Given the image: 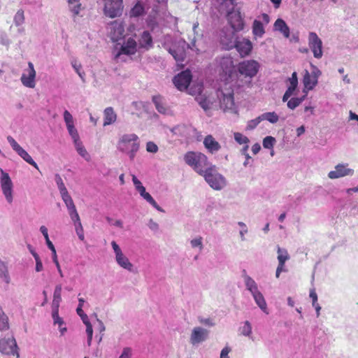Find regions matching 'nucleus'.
Returning <instances> with one entry per match:
<instances>
[{
    "label": "nucleus",
    "mask_w": 358,
    "mask_h": 358,
    "mask_svg": "<svg viewBox=\"0 0 358 358\" xmlns=\"http://www.w3.org/2000/svg\"><path fill=\"white\" fill-rule=\"evenodd\" d=\"M67 2L69 9L72 13L73 17H75L78 15L83 8L80 0H68Z\"/></svg>",
    "instance_id": "nucleus-32"
},
{
    "label": "nucleus",
    "mask_w": 358,
    "mask_h": 358,
    "mask_svg": "<svg viewBox=\"0 0 358 358\" xmlns=\"http://www.w3.org/2000/svg\"><path fill=\"white\" fill-rule=\"evenodd\" d=\"M234 140L236 141V142L240 145H244L246 143H249V142H250L249 138L247 136L242 134L241 133L235 132L234 134Z\"/></svg>",
    "instance_id": "nucleus-50"
},
{
    "label": "nucleus",
    "mask_w": 358,
    "mask_h": 358,
    "mask_svg": "<svg viewBox=\"0 0 358 358\" xmlns=\"http://www.w3.org/2000/svg\"><path fill=\"white\" fill-rule=\"evenodd\" d=\"M64 120L66 123L68 132L73 141L76 151L85 160L90 161V156L80 140L78 130L74 125L73 117L67 110H65L64 112Z\"/></svg>",
    "instance_id": "nucleus-1"
},
{
    "label": "nucleus",
    "mask_w": 358,
    "mask_h": 358,
    "mask_svg": "<svg viewBox=\"0 0 358 358\" xmlns=\"http://www.w3.org/2000/svg\"><path fill=\"white\" fill-rule=\"evenodd\" d=\"M252 33L256 37H262L264 34V27L263 23L257 20H255L252 24Z\"/></svg>",
    "instance_id": "nucleus-35"
},
{
    "label": "nucleus",
    "mask_w": 358,
    "mask_h": 358,
    "mask_svg": "<svg viewBox=\"0 0 358 358\" xmlns=\"http://www.w3.org/2000/svg\"><path fill=\"white\" fill-rule=\"evenodd\" d=\"M234 48H236L240 55L243 57L249 55L251 52L252 50V43L248 38L238 37Z\"/></svg>",
    "instance_id": "nucleus-18"
},
{
    "label": "nucleus",
    "mask_w": 358,
    "mask_h": 358,
    "mask_svg": "<svg viewBox=\"0 0 358 358\" xmlns=\"http://www.w3.org/2000/svg\"><path fill=\"white\" fill-rule=\"evenodd\" d=\"M253 299L256 303V304L259 306V308L265 313L268 314L267 304L265 301V299L260 291H258L252 294Z\"/></svg>",
    "instance_id": "nucleus-28"
},
{
    "label": "nucleus",
    "mask_w": 358,
    "mask_h": 358,
    "mask_svg": "<svg viewBox=\"0 0 358 358\" xmlns=\"http://www.w3.org/2000/svg\"><path fill=\"white\" fill-rule=\"evenodd\" d=\"M68 213L73 222H76L80 220V216L76 207L71 210H69Z\"/></svg>",
    "instance_id": "nucleus-56"
},
{
    "label": "nucleus",
    "mask_w": 358,
    "mask_h": 358,
    "mask_svg": "<svg viewBox=\"0 0 358 358\" xmlns=\"http://www.w3.org/2000/svg\"><path fill=\"white\" fill-rule=\"evenodd\" d=\"M287 83H288L287 90H289V92L296 94V91L298 87V76L296 72H293L292 76L287 80Z\"/></svg>",
    "instance_id": "nucleus-34"
},
{
    "label": "nucleus",
    "mask_w": 358,
    "mask_h": 358,
    "mask_svg": "<svg viewBox=\"0 0 358 358\" xmlns=\"http://www.w3.org/2000/svg\"><path fill=\"white\" fill-rule=\"evenodd\" d=\"M132 355V350L130 348H123L122 352L119 358H131Z\"/></svg>",
    "instance_id": "nucleus-62"
},
{
    "label": "nucleus",
    "mask_w": 358,
    "mask_h": 358,
    "mask_svg": "<svg viewBox=\"0 0 358 358\" xmlns=\"http://www.w3.org/2000/svg\"><path fill=\"white\" fill-rule=\"evenodd\" d=\"M148 226L152 231H157L159 229V224L152 219L149 220Z\"/></svg>",
    "instance_id": "nucleus-64"
},
{
    "label": "nucleus",
    "mask_w": 358,
    "mask_h": 358,
    "mask_svg": "<svg viewBox=\"0 0 358 358\" xmlns=\"http://www.w3.org/2000/svg\"><path fill=\"white\" fill-rule=\"evenodd\" d=\"M275 138L273 136H266L263 140V146L264 148L267 149H271L273 148L275 143Z\"/></svg>",
    "instance_id": "nucleus-52"
},
{
    "label": "nucleus",
    "mask_w": 358,
    "mask_h": 358,
    "mask_svg": "<svg viewBox=\"0 0 358 358\" xmlns=\"http://www.w3.org/2000/svg\"><path fill=\"white\" fill-rule=\"evenodd\" d=\"M7 141L10 143L13 150L17 153L22 150V147L17 143V141L10 136H7Z\"/></svg>",
    "instance_id": "nucleus-53"
},
{
    "label": "nucleus",
    "mask_w": 358,
    "mask_h": 358,
    "mask_svg": "<svg viewBox=\"0 0 358 358\" xmlns=\"http://www.w3.org/2000/svg\"><path fill=\"white\" fill-rule=\"evenodd\" d=\"M152 101L159 113L163 115H168L169 113L170 110L165 106L163 98L161 96H153Z\"/></svg>",
    "instance_id": "nucleus-26"
},
{
    "label": "nucleus",
    "mask_w": 358,
    "mask_h": 358,
    "mask_svg": "<svg viewBox=\"0 0 358 358\" xmlns=\"http://www.w3.org/2000/svg\"><path fill=\"white\" fill-rule=\"evenodd\" d=\"M308 46L312 50L315 58L320 59L322 57V41L316 33L313 31L309 33Z\"/></svg>",
    "instance_id": "nucleus-13"
},
{
    "label": "nucleus",
    "mask_w": 358,
    "mask_h": 358,
    "mask_svg": "<svg viewBox=\"0 0 358 358\" xmlns=\"http://www.w3.org/2000/svg\"><path fill=\"white\" fill-rule=\"evenodd\" d=\"M238 225L241 227V230L239 231L241 239L242 241H244L245 240V235L248 232V227L243 222H238Z\"/></svg>",
    "instance_id": "nucleus-54"
},
{
    "label": "nucleus",
    "mask_w": 358,
    "mask_h": 358,
    "mask_svg": "<svg viewBox=\"0 0 358 358\" xmlns=\"http://www.w3.org/2000/svg\"><path fill=\"white\" fill-rule=\"evenodd\" d=\"M201 176L213 189L220 190L227 185L225 178L217 171L215 166L211 165Z\"/></svg>",
    "instance_id": "nucleus-4"
},
{
    "label": "nucleus",
    "mask_w": 358,
    "mask_h": 358,
    "mask_svg": "<svg viewBox=\"0 0 358 358\" xmlns=\"http://www.w3.org/2000/svg\"><path fill=\"white\" fill-rule=\"evenodd\" d=\"M355 171L348 167V164H337L334 171H331L328 173L330 179H337L345 176H351L354 174Z\"/></svg>",
    "instance_id": "nucleus-17"
},
{
    "label": "nucleus",
    "mask_w": 358,
    "mask_h": 358,
    "mask_svg": "<svg viewBox=\"0 0 358 358\" xmlns=\"http://www.w3.org/2000/svg\"><path fill=\"white\" fill-rule=\"evenodd\" d=\"M25 22L24 12L22 9H19L13 17V23L16 27H20Z\"/></svg>",
    "instance_id": "nucleus-36"
},
{
    "label": "nucleus",
    "mask_w": 358,
    "mask_h": 358,
    "mask_svg": "<svg viewBox=\"0 0 358 358\" xmlns=\"http://www.w3.org/2000/svg\"><path fill=\"white\" fill-rule=\"evenodd\" d=\"M17 155L21 157L26 162L33 166L35 169L38 170V166L37 164L33 160L31 157L28 154V152L22 148V150L17 152Z\"/></svg>",
    "instance_id": "nucleus-38"
},
{
    "label": "nucleus",
    "mask_w": 358,
    "mask_h": 358,
    "mask_svg": "<svg viewBox=\"0 0 358 358\" xmlns=\"http://www.w3.org/2000/svg\"><path fill=\"white\" fill-rule=\"evenodd\" d=\"M227 19L230 24L229 27L233 28L236 31L243 29L244 22L238 10H234L233 7L231 10L227 12Z\"/></svg>",
    "instance_id": "nucleus-15"
},
{
    "label": "nucleus",
    "mask_w": 358,
    "mask_h": 358,
    "mask_svg": "<svg viewBox=\"0 0 358 358\" xmlns=\"http://www.w3.org/2000/svg\"><path fill=\"white\" fill-rule=\"evenodd\" d=\"M40 231L43 235V236H44V238L45 239V242H46L48 248L52 252V258H54L55 257H57L55 248L54 245L52 244V243L50 241V240L49 238L47 227H45V226H41L40 227Z\"/></svg>",
    "instance_id": "nucleus-33"
},
{
    "label": "nucleus",
    "mask_w": 358,
    "mask_h": 358,
    "mask_svg": "<svg viewBox=\"0 0 358 358\" xmlns=\"http://www.w3.org/2000/svg\"><path fill=\"white\" fill-rule=\"evenodd\" d=\"M108 36L113 41H118L123 38L124 36V28L121 21L115 20L109 23L107 26Z\"/></svg>",
    "instance_id": "nucleus-10"
},
{
    "label": "nucleus",
    "mask_w": 358,
    "mask_h": 358,
    "mask_svg": "<svg viewBox=\"0 0 358 358\" xmlns=\"http://www.w3.org/2000/svg\"><path fill=\"white\" fill-rule=\"evenodd\" d=\"M85 303V300L83 298L78 299V306L76 308L77 314L80 317L83 321L88 320V316L83 312V306Z\"/></svg>",
    "instance_id": "nucleus-45"
},
{
    "label": "nucleus",
    "mask_w": 358,
    "mask_h": 358,
    "mask_svg": "<svg viewBox=\"0 0 358 358\" xmlns=\"http://www.w3.org/2000/svg\"><path fill=\"white\" fill-rule=\"evenodd\" d=\"M311 71L310 72V76L318 80L320 76L322 75V71L315 65L310 64Z\"/></svg>",
    "instance_id": "nucleus-59"
},
{
    "label": "nucleus",
    "mask_w": 358,
    "mask_h": 358,
    "mask_svg": "<svg viewBox=\"0 0 358 358\" xmlns=\"http://www.w3.org/2000/svg\"><path fill=\"white\" fill-rule=\"evenodd\" d=\"M9 329L8 318L0 308V331H6Z\"/></svg>",
    "instance_id": "nucleus-42"
},
{
    "label": "nucleus",
    "mask_w": 358,
    "mask_h": 358,
    "mask_svg": "<svg viewBox=\"0 0 358 358\" xmlns=\"http://www.w3.org/2000/svg\"><path fill=\"white\" fill-rule=\"evenodd\" d=\"M236 31L229 27H224L220 33V42L223 48L231 50L236 45V41L238 36L236 34Z\"/></svg>",
    "instance_id": "nucleus-6"
},
{
    "label": "nucleus",
    "mask_w": 358,
    "mask_h": 358,
    "mask_svg": "<svg viewBox=\"0 0 358 358\" xmlns=\"http://www.w3.org/2000/svg\"><path fill=\"white\" fill-rule=\"evenodd\" d=\"M278 263L285 264V262L289 259L287 250L278 246Z\"/></svg>",
    "instance_id": "nucleus-40"
},
{
    "label": "nucleus",
    "mask_w": 358,
    "mask_h": 358,
    "mask_svg": "<svg viewBox=\"0 0 358 358\" xmlns=\"http://www.w3.org/2000/svg\"><path fill=\"white\" fill-rule=\"evenodd\" d=\"M317 83L318 80L312 77L308 70H305L303 77V84L304 85L303 92H306V90L309 91L313 90Z\"/></svg>",
    "instance_id": "nucleus-24"
},
{
    "label": "nucleus",
    "mask_w": 358,
    "mask_h": 358,
    "mask_svg": "<svg viewBox=\"0 0 358 358\" xmlns=\"http://www.w3.org/2000/svg\"><path fill=\"white\" fill-rule=\"evenodd\" d=\"M274 29L282 33L285 38H288L289 36V28L287 25L286 22L280 18L278 19L275 22Z\"/></svg>",
    "instance_id": "nucleus-29"
},
{
    "label": "nucleus",
    "mask_w": 358,
    "mask_h": 358,
    "mask_svg": "<svg viewBox=\"0 0 358 358\" xmlns=\"http://www.w3.org/2000/svg\"><path fill=\"white\" fill-rule=\"evenodd\" d=\"M18 348L12 334H7L0 339V352L5 355H16L19 357Z\"/></svg>",
    "instance_id": "nucleus-8"
},
{
    "label": "nucleus",
    "mask_w": 358,
    "mask_h": 358,
    "mask_svg": "<svg viewBox=\"0 0 358 358\" xmlns=\"http://www.w3.org/2000/svg\"><path fill=\"white\" fill-rule=\"evenodd\" d=\"M139 44L141 47L149 49L152 47V38L148 31H144L139 40Z\"/></svg>",
    "instance_id": "nucleus-31"
},
{
    "label": "nucleus",
    "mask_w": 358,
    "mask_h": 358,
    "mask_svg": "<svg viewBox=\"0 0 358 358\" xmlns=\"http://www.w3.org/2000/svg\"><path fill=\"white\" fill-rule=\"evenodd\" d=\"M203 145L208 151L212 154L218 152L221 148L220 144L211 135L205 137Z\"/></svg>",
    "instance_id": "nucleus-22"
},
{
    "label": "nucleus",
    "mask_w": 358,
    "mask_h": 358,
    "mask_svg": "<svg viewBox=\"0 0 358 358\" xmlns=\"http://www.w3.org/2000/svg\"><path fill=\"white\" fill-rule=\"evenodd\" d=\"M83 322L86 326V333H87V337H92L93 329H92V326L90 322L89 321V319L87 320V321L85 320Z\"/></svg>",
    "instance_id": "nucleus-61"
},
{
    "label": "nucleus",
    "mask_w": 358,
    "mask_h": 358,
    "mask_svg": "<svg viewBox=\"0 0 358 358\" xmlns=\"http://www.w3.org/2000/svg\"><path fill=\"white\" fill-rule=\"evenodd\" d=\"M142 197L158 211H164L148 192H146L144 195H143Z\"/></svg>",
    "instance_id": "nucleus-47"
},
{
    "label": "nucleus",
    "mask_w": 358,
    "mask_h": 358,
    "mask_svg": "<svg viewBox=\"0 0 358 358\" xmlns=\"http://www.w3.org/2000/svg\"><path fill=\"white\" fill-rule=\"evenodd\" d=\"M0 186L2 193L8 203L10 204L13 201V183L8 173L3 169H0Z\"/></svg>",
    "instance_id": "nucleus-7"
},
{
    "label": "nucleus",
    "mask_w": 358,
    "mask_h": 358,
    "mask_svg": "<svg viewBox=\"0 0 358 358\" xmlns=\"http://www.w3.org/2000/svg\"><path fill=\"white\" fill-rule=\"evenodd\" d=\"M241 334L250 337L252 334V325L249 321H245L243 327L239 328Z\"/></svg>",
    "instance_id": "nucleus-46"
},
{
    "label": "nucleus",
    "mask_w": 358,
    "mask_h": 358,
    "mask_svg": "<svg viewBox=\"0 0 358 358\" xmlns=\"http://www.w3.org/2000/svg\"><path fill=\"white\" fill-rule=\"evenodd\" d=\"M208 336V331L197 327H194L192 329L191 336H190V343L192 345L199 344L204 341H206Z\"/></svg>",
    "instance_id": "nucleus-19"
},
{
    "label": "nucleus",
    "mask_w": 358,
    "mask_h": 358,
    "mask_svg": "<svg viewBox=\"0 0 358 358\" xmlns=\"http://www.w3.org/2000/svg\"><path fill=\"white\" fill-rule=\"evenodd\" d=\"M187 48L188 44L185 41H181L169 48L168 51L175 60L180 63L185 61L186 57V48Z\"/></svg>",
    "instance_id": "nucleus-12"
},
{
    "label": "nucleus",
    "mask_w": 358,
    "mask_h": 358,
    "mask_svg": "<svg viewBox=\"0 0 358 358\" xmlns=\"http://www.w3.org/2000/svg\"><path fill=\"white\" fill-rule=\"evenodd\" d=\"M52 317L55 325L58 324L59 327L64 324V322L59 315V310H52Z\"/></svg>",
    "instance_id": "nucleus-51"
},
{
    "label": "nucleus",
    "mask_w": 358,
    "mask_h": 358,
    "mask_svg": "<svg viewBox=\"0 0 358 358\" xmlns=\"http://www.w3.org/2000/svg\"><path fill=\"white\" fill-rule=\"evenodd\" d=\"M219 66L225 73H230L234 68L233 59L230 56H224L216 59Z\"/></svg>",
    "instance_id": "nucleus-23"
},
{
    "label": "nucleus",
    "mask_w": 358,
    "mask_h": 358,
    "mask_svg": "<svg viewBox=\"0 0 358 358\" xmlns=\"http://www.w3.org/2000/svg\"><path fill=\"white\" fill-rule=\"evenodd\" d=\"M111 246L115 253V257L117 264L124 269H126L129 271H132L134 267L133 264L130 262L129 259L124 255L117 243L115 241H113L111 242Z\"/></svg>",
    "instance_id": "nucleus-11"
},
{
    "label": "nucleus",
    "mask_w": 358,
    "mask_h": 358,
    "mask_svg": "<svg viewBox=\"0 0 358 358\" xmlns=\"http://www.w3.org/2000/svg\"><path fill=\"white\" fill-rule=\"evenodd\" d=\"M62 200L66 206L67 210H71L76 207L71 196L64 199H62Z\"/></svg>",
    "instance_id": "nucleus-63"
},
{
    "label": "nucleus",
    "mask_w": 358,
    "mask_h": 358,
    "mask_svg": "<svg viewBox=\"0 0 358 358\" xmlns=\"http://www.w3.org/2000/svg\"><path fill=\"white\" fill-rule=\"evenodd\" d=\"M243 278L246 289L251 294L259 291L257 282L246 273L245 270L243 271Z\"/></svg>",
    "instance_id": "nucleus-25"
},
{
    "label": "nucleus",
    "mask_w": 358,
    "mask_h": 358,
    "mask_svg": "<svg viewBox=\"0 0 358 358\" xmlns=\"http://www.w3.org/2000/svg\"><path fill=\"white\" fill-rule=\"evenodd\" d=\"M137 43L136 41L131 38H128L126 43H124L121 47L120 51L115 55V58L118 59L121 55H134L136 52Z\"/></svg>",
    "instance_id": "nucleus-20"
},
{
    "label": "nucleus",
    "mask_w": 358,
    "mask_h": 358,
    "mask_svg": "<svg viewBox=\"0 0 358 358\" xmlns=\"http://www.w3.org/2000/svg\"><path fill=\"white\" fill-rule=\"evenodd\" d=\"M199 321L201 324L208 326V327H213L215 325V322L213 320L208 317V318H203V317H199Z\"/></svg>",
    "instance_id": "nucleus-60"
},
{
    "label": "nucleus",
    "mask_w": 358,
    "mask_h": 358,
    "mask_svg": "<svg viewBox=\"0 0 358 358\" xmlns=\"http://www.w3.org/2000/svg\"><path fill=\"white\" fill-rule=\"evenodd\" d=\"M158 146L152 141H148L146 143V150L150 153H157L158 152Z\"/></svg>",
    "instance_id": "nucleus-58"
},
{
    "label": "nucleus",
    "mask_w": 358,
    "mask_h": 358,
    "mask_svg": "<svg viewBox=\"0 0 358 358\" xmlns=\"http://www.w3.org/2000/svg\"><path fill=\"white\" fill-rule=\"evenodd\" d=\"M261 116H258L257 118L250 120L248 122L246 129L248 130L254 129L261 122H262Z\"/></svg>",
    "instance_id": "nucleus-55"
},
{
    "label": "nucleus",
    "mask_w": 358,
    "mask_h": 358,
    "mask_svg": "<svg viewBox=\"0 0 358 358\" xmlns=\"http://www.w3.org/2000/svg\"><path fill=\"white\" fill-rule=\"evenodd\" d=\"M36 73L34 64L29 62H28V68L24 70L20 80L24 86L34 88L36 85Z\"/></svg>",
    "instance_id": "nucleus-14"
},
{
    "label": "nucleus",
    "mask_w": 358,
    "mask_h": 358,
    "mask_svg": "<svg viewBox=\"0 0 358 358\" xmlns=\"http://www.w3.org/2000/svg\"><path fill=\"white\" fill-rule=\"evenodd\" d=\"M68 213L73 222H76L80 220V216L76 207L71 210H69Z\"/></svg>",
    "instance_id": "nucleus-57"
},
{
    "label": "nucleus",
    "mask_w": 358,
    "mask_h": 358,
    "mask_svg": "<svg viewBox=\"0 0 358 358\" xmlns=\"http://www.w3.org/2000/svg\"><path fill=\"white\" fill-rule=\"evenodd\" d=\"M259 67L260 65L258 62L254 59H250L240 62L238 70L241 75L252 78L257 75Z\"/></svg>",
    "instance_id": "nucleus-9"
},
{
    "label": "nucleus",
    "mask_w": 358,
    "mask_h": 358,
    "mask_svg": "<svg viewBox=\"0 0 358 358\" xmlns=\"http://www.w3.org/2000/svg\"><path fill=\"white\" fill-rule=\"evenodd\" d=\"M73 223L75 227V230H76V234L78 235L79 239L80 241H83L85 239V234H84V230H83V227L80 220L76 222H73Z\"/></svg>",
    "instance_id": "nucleus-49"
},
{
    "label": "nucleus",
    "mask_w": 358,
    "mask_h": 358,
    "mask_svg": "<svg viewBox=\"0 0 358 358\" xmlns=\"http://www.w3.org/2000/svg\"><path fill=\"white\" fill-rule=\"evenodd\" d=\"M0 278L7 284L10 282V276L6 264L0 260Z\"/></svg>",
    "instance_id": "nucleus-37"
},
{
    "label": "nucleus",
    "mask_w": 358,
    "mask_h": 358,
    "mask_svg": "<svg viewBox=\"0 0 358 358\" xmlns=\"http://www.w3.org/2000/svg\"><path fill=\"white\" fill-rule=\"evenodd\" d=\"M306 94L301 97H294L292 98L287 101V107L292 110L295 109L297 106H299L305 99Z\"/></svg>",
    "instance_id": "nucleus-41"
},
{
    "label": "nucleus",
    "mask_w": 358,
    "mask_h": 358,
    "mask_svg": "<svg viewBox=\"0 0 358 358\" xmlns=\"http://www.w3.org/2000/svg\"><path fill=\"white\" fill-rule=\"evenodd\" d=\"M144 13V8L143 6L140 3H137L131 10L130 11V15L131 17H139L142 15Z\"/></svg>",
    "instance_id": "nucleus-44"
},
{
    "label": "nucleus",
    "mask_w": 358,
    "mask_h": 358,
    "mask_svg": "<svg viewBox=\"0 0 358 358\" xmlns=\"http://www.w3.org/2000/svg\"><path fill=\"white\" fill-rule=\"evenodd\" d=\"M140 148L138 136L135 134H125L122 135L117 141V149L121 152L127 154L131 160H133Z\"/></svg>",
    "instance_id": "nucleus-2"
},
{
    "label": "nucleus",
    "mask_w": 358,
    "mask_h": 358,
    "mask_svg": "<svg viewBox=\"0 0 358 358\" xmlns=\"http://www.w3.org/2000/svg\"><path fill=\"white\" fill-rule=\"evenodd\" d=\"M197 103L199 106L204 110V111L208 112L211 109H215L218 108V105L216 101L212 100L210 97H207L205 95H199L196 96L195 98Z\"/></svg>",
    "instance_id": "nucleus-21"
},
{
    "label": "nucleus",
    "mask_w": 358,
    "mask_h": 358,
    "mask_svg": "<svg viewBox=\"0 0 358 358\" xmlns=\"http://www.w3.org/2000/svg\"><path fill=\"white\" fill-rule=\"evenodd\" d=\"M219 100L218 107L224 111L231 110L234 108V92L230 87L218 90L216 92Z\"/></svg>",
    "instance_id": "nucleus-5"
},
{
    "label": "nucleus",
    "mask_w": 358,
    "mask_h": 358,
    "mask_svg": "<svg viewBox=\"0 0 358 358\" xmlns=\"http://www.w3.org/2000/svg\"><path fill=\"white\" fill-rule=\"evenodd\" d=\"M190 245L192 248H199V251H201L203 248V238L201 236H197L190 241Z\"/></svg>",
    "instance_id": "nucleus-48"
},
{
    "label": "nucleus",
    "mask_w": 358,
    "mask_h": 358,
    "mask_svg": "<svg viewBox=\"0 0 358 358\" xmlns=\"http://www.w3.org/2000/svg\"><path fill=\"white\" fill-rule=\"evenodd\" d=\"M188 93L192 95H196L197 96L202 95L201 93L203 90V84L199 83L196 84L192 85L189 88L187 87Z\"/></svg>",
    "instance_id": "nucleus-43"
},
{
    "label": "nucleus",
    "mask_w": 358,
    "mask_h": 358,
    "mask_svg": "<svg viewBox=\"0 0 358 358\" xmlns=\"http://www.w3.org/2000/svg\"><path fill=\"white\" fill-rule=\"evenodd\" d=\"M104 121L103 125L104 127L114 123L117 119V115L112 107L106 108L103 111Z\"/></svg>",
    "instance_id": "nucleus-27"
},
{
    "label": "nucleus",
    "mask_w": 358,
    "mask_h": 358,
    "mask_svg": "<svg viewBox=\"0 0 358 358\" xmlns=\"http://www.w3.org/2000/svg\"><path fill=\"white\" fill-rule=\"evenodd\" d=\"M62 289L61 285H57L55 288L52 310H59V304L62 301Z\"/></svg>",
    "instance_id": "nucleus-30"
},
{
    "label": "nucleus",
    "mask_w": 358,
    "mask_h": 358,
    "mask_svg": "<svg viewBox=\"0 0 358 358\" xmlns=\"http://www.w3.org/2000/svg\"><path fill=\"white\" fill-rule=\"evenodd\" d=\"M262 120H267L270 123L275 124L279 120V116L275 112H267L262 114Z\"/></svg>",
    "instance_id": "nucleus-39"
},
{
    "label": "nucleus",
    "mask_w": 358,
    "mask_h": 358,
    "mask_svg": "<svg viewBox=\"0 0 358 358\" xmlns=\"http://www.w3.org/2000/svg\"><path fill=\"white\" fill-rule=\"evenodd\" d=\"M192 80V74L189 70H185L173 78L175 86L180 91L187 90Z\"/></svg>",
    "instance_id": "nucleus-16"
},
{
    "label": "nucleus",
    "mask_w": 358,
    "mask_h": 358,
    "mask_svg": "<svg viewBox=\"0 0 358 358\" xmlns=\"http://www.w3.org/2000/svg\"><path fill=\"white\" fill-rule=\"evenodd\" d=\"M184 159L187 164L201 176L211 166L207 157L201 152H188L185 154Z\"/></svg>",
    "instance_id": "nucleus-3"
}]
</instances>
